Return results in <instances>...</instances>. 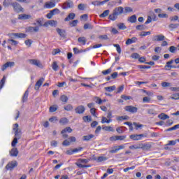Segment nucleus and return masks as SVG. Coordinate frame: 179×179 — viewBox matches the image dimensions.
Listing matches in <instances>:
<instances>
[{
  "label": "nucleus",
  "instance_id": "46",
  "mask_svg": "<svg viewBox=\"0 0 179 179\" xmlns=\"http://www.w3.org/2000/svg\"><path fill=\"white\" fill-rule=\"evenodd\" d=\"M94 101H95V103H96L97 104H102L103 103V100H101V99L99 98L98 96H95L94 98Z\"/></svg>",
  "mask_w": 179,
  "mask_h": 179
},
{
  "label": "nucleus",
  "instance_id": "15",
  "mask_svg": "<svg viewBox=\"0 0 179 179\" xmlns=\"http://www.w3.org/2000/svg\"><path fill=\"white\" fill-rule=\"evenodd\" d=\"M85 106L80 105L75 108L76 114H83L85 113Z\"/></svg>",
  "mask_w": 179,
  "mask_h": 179
},
{
  "label": "nucleus",
  "instance_id": "35",
  "mask_svg": "<svg viewBox=\"0 0 179 179\" xmlns=\"http://www.w3.org/2000/svg\"><path fill=\"white\" fill-rule=\"evenodd\" d=\"M110 14V10H106L103 12V13H101L99 17H106L107 16H108V15Z\"/></svg>",
  "mask_w": 179,
  "mask_h": 179
},
{
  "label": "nucleus",
  "instance_id": "56",
  "mask_svg": "<svg viewBox=\"0 0 179 179\" xmlns=\"http://www.w3.org/2000/svg\"><path fill=\"white\" fill-rule=\"evenodd\" d=\"M174 62V60L171 59V61L166 62V65L164 66L165 69L167 70L169 66H171V64Z\"/></svg>",
  "mask_w": 179,
  "mask_h": 179
},
{
  "label": "nucleus",
  "instance_id": "50",
  "mask_svg": "<svg viewBox=\"0 0 179 179\" xmlns=\"http://www.w3.org/2000/svg\"><path fill=\"white\" fill-rule=\"evenodd\" d=\"M158 17L160 19H167V17H169V15L166 13L158 14Z\"/></svg>",
  "mask_w": 179,
  "mask_h": 179
},
{
  "label": "nucleus",
  "instance_id": "23",
  "mask_svg": "<svg viewBox=\"0 0 179 179\" xmlns=\"http://www.w3.org/2000/svg\"><path fill=\"white\" fill-rule=\"evenodd\" d=\"M92 160H94L95 162H96V163H101V162H106V160H107V158L106 157H93L92 159Z\"/></svg>",
  "mask_w": 179,
  "mask_h": 179
},
{
  "label": "nucleus",
  "instance_id": "11",
  "mask_svg": "<svg viewBox=\"0 0 179 179\" xmlns=\"http://www.w3.org/2000/svg\"><path fill=\"white\" fill-rule=\"evenodd\" d=\"M44 27H48V26L55 27L57 26V21L54 20H48V22H45L43 24Z\"/></svg>",
  "mask_w": 179,
  "mask_h": 179
},
{
  "label": "nucleus",
  "instance_id": "18",
  "mask_svg": "<svg viewBox=\"0 0 179 179\" xmlns=\"http://www.w3.org/2000/svg\"><path fill=\"white\" fill-rule=\"evenodd\" d=\"M56 31L58 33L60 37H63V38H65L66 36V31L65 30L57 28L56 29Z\"/></svg>",
  "mask_w": 179,
  "mask_h": 179
},
{
  "label": "nucleus",
  "instance_id": "34",
  "mask_svg": "<svg viewBox=\"0 0 179 179\" xmlns=\"http://www.w3.org/2000/svg\"><path fill=\"white\" fill-rule=\"evenodd\" d=\"M64 108L66 111H72V110H73V106L71 104H68L64 106Z\"/></svg>",
  "mask_w": 179,
  "mask_h": 179
},
{
  "label": "nucleus",
  "instance_id": "36",
  "mask_svg": "<svg viewBox=\"0 0 179 179\" xmlns=\"http://www.w3.org/2000/svg\"><path fill=\"white\" fill-rule=\"evenodd\" d=\"M78 43H81V44H83V45H85L86 44V38L79 37L78 38Z\"/></svg>",
  "mask_w": 179,
  "mask_h": 179
},
{
  "label": "nucleus",
  "instance_id": "25",
  "mask_svg": "<svg viewBox=\"0 0 179 179\" xmlns=\"http://www.w3.org/2000/svg\"><path fill=\"white\" fill-rule=\"evenodd\" d=\"M128 22H130V23H136V15H133L131 17L128 18Z\"/></svg>",
  "mask_w": 179,
  "mask_h": 179
},
{
  "label": "nucleus",
  "instance_id": "63",
  "mask_svg": "<svg viewBox=\"0 0 179 179\" xmlns=\"http://www.w3.org/2000/svg\"><path fill=\"white\" fill-rule=\"evenodd\" d=\"M132 8L131 7H125L124 8V13H128L132 12Z\"/></svg>",
  "mask_w": 179,
  "mask_h": 179
},
{
  "label": "nucleus",
  "instance_id": "21",
  "mask_svg": "<svg viewBox=\"0 0 179 179\" xmlns=\"http://www.w3.org/2000/svg\"><path fill=\"white\" fill-rule=\"evenodd\" d=\"M76 16V14L71 13L64 19V22H69V20H73Z\"/></svg>",
  "mask_w": 179,
  "mask_h": 179
},
{
  "label": "nucleus",
  "instance_id": "59",
  "mask_svg": "<svg viewBox=\"0 0 179 179\" xmlns=\"http://www.w3.org/2000/svg\"><path fill=\"white\" fill-rule=\"evenodd\" d=\"M113 46L116 48L118 54H121V46H120L118 44H113Z\"/></svg>",
  "mask_w": 179,
  "mask_h": 179
},
{
  "label": "nucleus",
  "instance_id": "54",
  "mask_svg": "<svg viewBox=\"0 0 179 179\" xmlns=\"http://www.w3.org/2000/svg\"><path fill=\"white\" fill-rule=\"evenodd\" d=\"M172 100H179V93L174 94L171 96Z\"/></svg>",
  "mask_w": 179,
  "mask_h": 179
},
{
  "label": "nucleus",
  "instance_id": "17",
  "mask_svg": "<svg viewBox=\"0 0 179 179\" xmlns=\"http://www.w3.org/2000/svg\"><path fill=\"white\" fill-rule=\"evenodd\" d=\"M38 30H40V27H28L27 28V31H28L29 33H33L34 31L35 33H37Z\"/></svg>",
  "mask_w": 179,
  "mask_h": 179
},
{
  "label": "nucleus",
  "instance_id": "53",
  "mask_svg": "<svg viewBox=\"0 0 179 179\" xmlns=\"http://www.w3.org/2000/svg\"><path fill=\"white\" fill-rule=\"evenodd\" d=\"M121 99L123 100H132V97L131 96H126L124 94L121 95Z\"/></svg>",
  "mask_w": 179,
  "mask_h": 179
},
{
  "label": "nucleus",
  "instance_id": "9",
  "mask_svg": "<svg viewBox=\"0 0 179 179\" xmlns=\"http://www.w3.org/2000/svg\"><path fill=\"white\" fill-rule=\"evenodd\" d=\"M13 66H15V62H7L2 66L1 70L5 71L8 68H12Z\"/></svg>",
  "mask_w": 179,
  "mask_h": 179
},
{
  "label": "nucleus",
  "instance_id": "61",
  "mask_svg": "<svg viewBox=\"0 0 179 179\" xmlns=\"http://www.w3.org/2000/svg\"><path fill=\"white\" fill-rule=\"evenodd\" d=\"M112 69H107V70H105V71H102V74L103 75H109V73H110V72H112Z\"/></svg>",
  "mask_w": 179,
  "mask_h": 179
},
{
  "label": "nucleus",
  "instance_id": "7",
  "mask_svg": "<svg viewBox=\"0 0 179 179\" xmlns=\"http://www.w3.org/2000/svg\"><path fill=\"white\" fill-rule=\"evenodd\" d=\"M125 111H128L129 113H138V108L132 106H127L124 107Z\"/></svg>",
  "mask_w": 179,
  "mask_h": 179
},
{
  "label": "nucleus",
  "instance_id": "40",
  "mask_svg": "<svg viewBox=\"0 0 179 179\" xmlns=\"http://www.w3.org/2000/svg\"><path fill=\"white\" fill-rule=\"evenodd\" d=\"M60 100L61 101H62V103H64V104L68 103V96H66V95H62L60 97Z\"/></svg>",
  "mask_w": 179,
  "mask_h": 179
},
{
  "label": "nucleus",
  "instance_id": "48",
  "mask_svg": "<svg viewBox=\"0 0 179 179\" xmlns=\"http://www.w3.org/2000/svg\"><path fill=\"white\" fill-rule=\"evenodd\" d=\"M52 68L53 69V71H58V64L57 63V62H54L52 64Z\"/></svg>",
  "mask_w": 179,
  "mask_h": 179
},
{
  "label": "nucleus",
  "instance_id": "26",
  "mask_svg": "<svg viewBox=\"0 0 179 179\" xmlns=\"http://www.w3.org/2000/svg\"><path fill=\"white\" fill-rule=\"evenodd\" d=\"M158 118H159L160 120H169V118H170V116L166 115L165 113H161L158 115Z\"/></svg>",
  "mask_w": 179,
  "mask_h": 179
},
{
  "label": "nucleus",
  "instance_id": "4",
  "mask_svg": "<svg viewBox=\"0 0 179 179\" xmlns=\"http://www.w3.org/2000/svg\"><path fill=\"white\" fill-rule=\"evenodd\" d=\"M55 2H58V0H51L50 1L45 3L44 8L46 9H51V8H55Z\"/></svg>",
  "mask_w": 179,
  "mask_h": 179
},
{
  "label": "nucleus",
  "instance_id": "3",
  "mask_svg": "<svg viewBox=\"0 0 179 179\" xmlns=\"http://www.w3.org/2000/svg\"><path fill=\"white\" fill-rule=\"evenodd\" d=\"M11 6L13 8V10L16 12V13H20V12H24V8L22 7L20 3L14 1L11 3Z\"/></svg>",
  "mask_w": 179,
  "mask_h": 179
},
{
  "label": "nucleus",
  "instance_id": "58",
  "mask_svg": "<svg viewBox=\"0 0 179 179\" xmlns=\"http://www.w3.org/2000/svg\"><path fill=\"white\" fill-rule=\"evenodd\" d=\"M8 43H11L12 45H17V44H19L17 41H15L13 39H8Z\"/></svg>",
  "mask_w": 179,
  "mask_h": 179
},
{
  "label": "nucleus",
  "instance_id": "37",
  "mask_svg": "<svg viewBox=\"0 0 179 179\" xmlns=\"http://www.w3.org/2000/svg\"><path fill=\"white\" fill-rule=\"evenodd\" d=\"M104 89L106 92H114V90H115L116 87H115V85H113V86H110V87H106Z\"/></svg>",
  "mask_w": 179,
  "mask_h": 179
},
{
  "label": "nucleus",
  "instance_id": "44",
  "mask_svg": "<svg viewBox=\"0 0 179 179\" xmlns=\"http://www.w3.org/2000/svg\"><path fill=\"white\" fill-rule=\"evenodd\" d=\"M8 36L10 40H13L14 38H17V33H10V34H8Z\"/></svg>",
  "mask_w": 179,
  "mask_h": 179
},
{
  "label": "nucleus",
  "instance_id": "43",
  "mask_svg": "<svg viewBox=\"0 0 179 179\" xmlns=\"http://www.w3.org/2000/svg\"><path fill=\"white\" fill-rule=\"evenodd\" d=\"M124 128H125V127H117L116 129V131L118 134H124V132H125V130H124Z\"/></svg>",
  "mask_w": 179,
  "mask_h": 179
},
{
  "label": "nucleus",
  "instance_id": "16",
  "mask_svg": "<svg viewBox=\"0 0 179 179\" xmlns=\"http://www.w3.org/2000/svg\"><path fill=\"white\" fill-rule=\"evenodd\" d=\"M125 146L124 145H117L112 148V150H110V153H117L118 150H121V149H124Z\"/></svg>",
  "mask_w": 179,
  "mask_h": 179
},
{
  "label": "nucleus",
  "instance_id": "64",
  "mask_svg": "<svg viewBox=\"0 0 179 179\" xmlns=\"http://www.w3.org/2000/svg\"><path fill=\"white\" fill-rule=\"evenodd\" d=\"M129 149L131 150H134V149H140L139 144L138 145H131L129 147Z\"/></svg>",
  "mask_w": 179,
  "mask_h": 179
},
{
  "label": "nucleus",
  "instance_id": "62",
  "mask_svg": "<svg viewBox=\"0 0 179 179\" xmlns=\"http://www.w3.org/2000/svg\"><path fill=\"white\" fill-rule=\"evenodd\" d=\"M143 103H150V98L148 96L143 97Z\"/></svg>",
  "mask_w": 179,
  "mask_h": 179
},
{
  "label": "nucleus",
  "instance_id": "47",
  "mask_svg": "<svg viewBox=\"0 0 179 179\" xmlns=\"http://www.w3.org/2000/svg\"><path fill=\"white\" fill-rule=\"evenodd\" d=\"M78 20H74L72 22H70V26H71V27H76V26L78 25Z\"/></svg>",
  "mask_w": 179,
  "mask_h": 179
},
{
  "label": "nucleus",
  "instance_id": "19",
  "mask_svg": "<svg viewBox=\"0 0 179 179\" xmlns=\"http://www.w3.org/2000/svg\"><path fill=\"white\" fill-rule=\"evenodd\" d=\"M140 149H142L143 150H149L152 148V145L149 144H143L141 143L139 144Z\"/></svg>",
  "mask_w": 179,
  "mask_h": 179
},
{
  "label": "nucleus",
  "instance_id": "49",
  "mask_svg": "<svg viewBox=\"0 0 179 179\" xmlns=\"http://www.w3.org/2000/svg\"><path fill=\"white\" fill-rule=\"evenodd\" d=\"M123 120H129V116L124 115V116H120L117 117V121H123Z\"/></svg>",
  "mask_w": 179,
  "mask_h": 179
},
{
  "label": "nucleus",
  "instance_id": "30",
  "mask_svg": "<svg viewBox=\"0 0 179 179\" xmlns=\"http://www.w3.org/2000/svg\"><path fill=\"white\" fill-rule=\"evenodd\" d=\"M3 6H5V8L10 6V5H12V0H4V1L3 2Z\"/></svg>",
  "mask_w": 179,
  "mask_h": 179
},
{
  "label": "nucleus",
  "instance_id": "33",
  "mask_svg": "<svg viewBox=\"0 0 179 179\" xmlns=\"http://www.w3.org/2000/svg\"><path fill=\"white\" fill-rule=\"evenodd\" d=\"M94 27L93 25H92V24L90 23H86L84 24V30H87V29L89 30H92L93 29Z\"/></svg>",
  "mask_w": 179,
  "mask_h": 179
},
{
  "label": "nucleus",
  "instance_id": "51",
  "mask_svg": "<svg viewBox=\"0 0 179 179\" xmlns=\"http://www.w3.org/2000/svg\"><path fill=\"white\" fill-rule=\"evenodd\" d=\"M90 161V159H78V162H80V163H83L84 164L89 163Z\"/></svg>",
  "mask_w": 179,
  "mask_h": 179
},
{
  "label": "nucleus",
  "instance_id": "28",
  "mask_svg": "<svg viewBox=\"0 0 179 179\" xmlns=\"http://www.w3.org/2000/svg\"><path fill=\"white\" fill-rule=\"evenodd\" d=\"M69 122V120L66 117L61 118L59 120V123L62 124V125H65Z\"/></svg>",
  "mask_w": 179,
  "mask_h": 179
},
{
  "label": "nucleus",
  "instance_id": "27",
  "mask_svg": "<svg viewBox=\"0 0 179 179\" xmlns=\"http://www.w3.org/2000/svg\"><path fill=\"white\" fill-rule=\"evenodd\" d=\"M10 153L11 156L16 157L19 154V151L17 150V148H13Z\"/></svg>",
  "mask_w": 179,
  "mask_h": 179
},
{
  "label": "nucleus",
  "instance_id": "60",
  "mask_svg": "<svg viewBox=\"0 0 179 179\" xmlns=\"http://www.w3.org/2000/svg\"><path fill=\"white\" fill-rule=\"evenodd\" d=\"M179 26V24H171L169 25V29H177Z\"/></svg>",
  "mask_w": 179,
  "mask_h": 179
},
{
  "label": "nucleus",
  "instance_id": "5",
  "mask_svg": "<svg viewBox=\"0 0 179 179\" xmlns=\"http://www.w3.org/2000/svg\"><path fill=\"white\" fill-rule=\"evenodd\" d=\"M17 162L16 161H12L6 166V170L12 171L15 169V167H17Z\"/></svg>",
  "mask_w": 179,
  "mask_h": 179
},
{
  "label": "nucleus",
  "instance_id": "2",
  "mask_svg": "<svg viewBox=\"0 0 179 179\" xmlns=\"http://www.w3.org/2000/svg\"><path fill=\"white\" fill-rule=\"evenodd\" d=\"M122 13H124V7H116L114 8L113 13L109 15L108 19L109 20L115 22V20L118 19V16H120V15H122Z\"/></svg>",
  "mask_w": 179,
  "mask_h": 179
},
{
  "label": "nucleus",
  "instance_id": "13",
  "mask_svg": "<svg viewBox=\"0 0 179 179\" xmlns=\"http://www.w3.org/2000/svg\"><path fill=\"white\" fill-rule=\"evenodd\" d=\"M29 62L31 64V65H36V66H38V68L41 67V62L40 60L29 59Z\"/></svg>",
  "mask_w": 179,
  "mask_h": 179
},
{
  "label": "nucleus",
  "instance_id": "41",
  "mask_svg": "<svg viewBox=\"0 0 179 179\" xmlns=\"http://www.w3.org/2000/svg\"><path fill=\"white\" fill-rule=\"evenodd\" d=\"M76 165L78 166V167H79L80 169H85L86 167H90V165H83V164L79 163V162H76Z\"/></svg>",
  "mask_w": 179,
  "mask_h": 179
},
{
  "label": "nucleus",
  "instance_id": "6",
  "mask_svg": "<svg viewBox=\"0 0 179 179\" xmlns=\"http://www.w3.org/2000/svg\"><path fill=\"white\" fill-rule=\"evenodd\" d=\"M62 8V9H69V8H73V1L68 0L63 3Z\"/></svg>",
  "mask_w": 179,
  "mask_h": 179
},
{
  "label": "nucleus",
  "instance_id": "29",
  "mask_svg": "<svg viewBox=\"0 0 179 179\" xmlns=\"http://www.w3.org/2000/svg\"><path fill=\"white\" fill-rule=\"evenodd\" d=\"M119 30H125L127 29V26H125V24L122 22H120L117 24Z\"/></svg>",
  "mask_w": 179,
  "mask_h": 179
},
{
  "label": "nucleus",
  "instance_id": "10",
  "mask_svg": "<svg viewBox=\"0 0 179 179\" xmlns=\"http://www.w3.org/2000/svg\"><path fill=\"white\" fill-rule=\"evenodd\" d=\"M19 20H29L32 19L31 15L29 14H20L18 16Z\"/></svg>",
  "mask_w": 179,
  "mask_h": 179
},
{
  "label": "nucleus",
  "instance_id": "31",
  "mask_svg": "<svg viewBox=\"0 0 179 179\" xmlns=\"http://www.w3.org/2000/svg\"><path fill=\"white\" fill-rule=\"evenodd\" d=\"M57 110H58V106L57 105H53L49 108L50 113H55Z\"/></svg>",
  "mask_w": 179,
  "mask_h": 179
},
{
  "label": "nucleus",
  "instance_id": "24",
  "mask_svg": "<svg viewBox=\"0 0 179 179\" xmlns=\"http://www.w3.org/2000/svg\"><path fill=\"white\" fill-rule=\"evenodd\" d=\"M28 97H29V90H27V91H25V92L22 96V101L23 103H26V101H27Z\"/></svg>",
  "mask_w": 179,
  "mask_h": 179
},
{
  "label": "nucleus",
  "instance_id": "55",
  "mask_svg": "<svg viewBox=\"0 0 179 179\" xmlns=\"http://www.w3.org/2000/svg\"><path fill=\"white\" fill-rule=\"evenodd\" d=\"M169 51L170 52H172V54H176V51H177V48L175 46H171L169 47Z\"/></svg>",
  "mask_w": 179,
  "mask_h": 179
},
{
  "label": "nucleus",
  "instance_id": "1",
  "mask_svg": "<svg viewBox=\"0 0 179 179\" xmlns=\"http://www.w3.org/2000/svg\"><path fill=\"white\" fill-rule=\"evenodd\" d=\"M13 129L14 131L15 138L11 143V145L13 146V148H15V146H16V144L17 143V141H19V139L22 138V130L19 129V124L17 123H15L13 125Z\"/></svg>",
  "mask_w": 179,
  "mask_h": 179
},
{
  "label": "nucleus",
  "instance_id": "12",
  "mask_svg": "<svg viewBox=\"0 0 179 179\" xmlns=\"http://www.w3.org/2000/svg\"><path fill=\"white\" fill-rule=\"evenodd\" d=\"M43 82H44V78H41L35 84V90H38L40 89L41 85H43Z\"/></svg>",
  "mask_w": 179,
  "mask_h": 179
},
{
  "label": "nucleus",
  "instance_id": "14",
  "mask_svg": "<svg viewBox=\"0 0 179 179\" xmlns=\"http://www.w3.org/2000/svg\"><path fill=\"white\" fill-rule=\"evenodd\" d=\"M164 38H166L164 35H156L152 38V41H164Z\"/></svg>",
  "mask_w": 179,
  "mask_h": 179
},
{
  "label": "nucleus",
  "instance_id": "20",
  "mask_svg": "<svg viewBox=\"0 0 179 179\" xmlns=\"http://www.w3.org/2000/svg\"><path fill=\"white\" fill-rule=\"evenodd\" d=\"M136 41H138V38H136V37L128 38L126 41V45H129L131 44H134V43H136Z\"/></svg>",
  "mask_w": 179,
  "mask_h": 179
},
{
  "label": "nucleus",
  "instance_id": "42",
  "mask_svg": "<svg viewBox=\"0 0 179 179\" xmlns=\"http://www.w3.org/2000/svg\"><path fill=\"white\" fill-rule=\"evenodd\" d=\"M136 30H140V31L145 30L146 29V26H145L144 24H139L136 26Z\"/></svg>",
  "mask_w": 179,
  "mask_h": 179
},
{
  "label": "nucleus",
  "instance_id": "22",
  "mask_svg": "<svg viewBox=\"0 0 179 179\" xmlns=\"http://www.w3.org/2000/svg\"><path fill=\"white\" fill-rule=\"evenodd\" d=\"M94 137V135L93 134H90V135H87V136H83V141L85 142H88L89 141H90L91 139H93V138Z\"/></svg>",
  "mask_w": 179,
  "mask_h": 179
},
{
  "label": "nucleus",
  "instance_id": "57",
  "mask_svg": "<svg viewBox=\"0 0 179 179\" xmlns=\"http://www.w3.org/2000/svg\"><path fill=\"white\" fill-rule=\"evenodd\" d=\"M6 80V76H3V78L1 80V89L3 87V85H5V82Z\"/></svg>",
  "mask_w": 179,
  "mask_h": 179
},
{
  "label": "nucleus",
  "instance_id": "52",
  "mask_svg": "<svg viewBox=\"0 0 179 179\" xmlns=\"http://www.w3.org/2000/svg\"><path fill=\"white\" fill-rule=\"evenodd\" d=\"M150 31H142L140 34L141 37H145V36H150Z\"/></svg>",
  "mask_w": 179,
  "mask_h": 179
},
{
  "label": "nucleus",
  "instance_id": "38",
  "mask_svg": "<svg viewBox=\"0 0 179 179\" xmlns=\"http://www.w3.org/2000/svg\"><path fill=\"white\" fill-rule=\"evenodd\" d=\"M83 120L84 122H90L92 121V116H89V115L84 116L83 117Z\"/></svg>",
  "mask_w": 179,
  "mask_h": 179
},
{
  "label": "nucleus",
  "instance_id": "45",
  "mask_svg": "<svg viewBox=\"0 0 179 179\" xmlns=\"http://www.w3.org/2000/svg\"><path fill=\"white\" fill-rule=\"evenodd\" d=\"M27 36V35H26V34L17 33V38H26Z\"/></svg>",
  "mask_w": 179,
  "mask_h": 179
},
{
  "label": "nucleus",
  "instance_id": "8",
  "mask_svg": "<svg viewBox=\"0 0 179 179\" xmlns=\"http://www.w3.org/2000/svg\"><path fill=\"white\" fill-rule=\"evenodd\" d=\"M144 136H145L144 134H131L129 138L133 141H141Z\"/></svg>",
  "mask_w": 179,
  "mask_h": 179
},
{
  "label": "nucleus",
  "instance_id": "32",
  "mask_svg": "<svg viewBox=\"0 0 179 179\" xmlns=\"http://www.w3.org/2000/svg\"><path fill=\"white\" fill-rule=\"evenodd\" d=\"M66 132H68V134H71V132H72V129L69 127H67L61 131V134H66Z\"/></svg>",
  "mask_w": 179,
  "mask_h": 179
},
{
  "label": "nucleus",
  "instance_id": "39",
  "mask_svg": "<svg viewBox=\"0 0 179 179\" xmlns=\"http://www.w3.org/2000/svg\"><path fill=\"white\" fill-rule=\"evenodd\" d=\"M103 129H104V131H108V132H114V128L110 126H106L103 127Z\"/></svg>",
  "mask_w": 179,
  "mask_h": 179
}]
</instances>
